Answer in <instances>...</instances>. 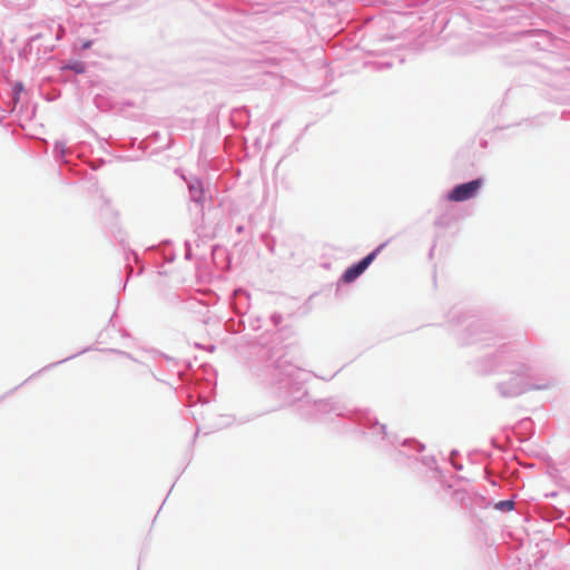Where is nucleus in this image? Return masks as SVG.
I'll use <instances>...</instances> for the list:
<instances>
[{
  "instance_id": "obj_6",
  "label": "nucleus",
  "mask_w": 570,
  "mask_h": 570,
  "mask_svg": "<svg viewBox=\"0 0 570 570\" xmlns=\"http://www.w3.org/2000/svg\"><path fill=\"white\" fill-rule=\"evenodd\" d=\"M16 90H19V91L22 90V86L21 85H17L16 86Z\"/></svg>"
},
{
  "instance_id": "obj_1",
  "label": "nucleus",
  "mask_w": 570,
  "mask_h": 570,
  "mask_svg": "<svg viewBox=\"0 0 570 570\" xmlns=\"http://www.w3.org/2000/svg\"><path fill=\"white\" fill-rule=\"evenodd\" d=\"M379 250L380 248H376L374 252L370 253L366 257H364L361 262L348 267L342 276L343 282L351 283L355 281L375 259Z\"/></svg>"
},
{
  "instance_id": "obj_2",
  "label": "nucleus",
  "mask_w": 570,
  "mask_h": 570,
  "mask_svg": "<svg viewBox=\"0 0 570 570\" xmlns=\"http://www.w3.org/2000/svg\"><path fill=\"white\" fill-rule=\"evenodd\" d=\"M481 185L482 179H475L470 183H465V199L473 197Z\"/></svg>"
},
{
  "instance_id": "obj_5",
  "label": "nucleus",
  "mask_w": 570,
  "mask_h": 570,
  "mask_svg": "<svg viewBox=\"0 0 570 570\" xmlns=\"http://www.w3.org/2000/svg\"><path fill=\"white\" fill-rule=\"evenodd\" d=\"M90 46H91V41H88V42H86V43L83 45V48H85V49H88Z\"/></svg>"
},
{
  "instance_id": "obj_4",
  "label": "nucleus",
  "mask_w": 570,
  "mask_h": 570,
  "mask_svg": "<svg viewBox=\"0 0 570 570\" xmlns=\"http://www.w3.org/2000/svg\"><path fill=\"white\" fill-rule=\"evenodd\" d=\"M498 508H500L501 510H512L513 508V502L512 501H500L498 504H497Z\"/></svg>"
},
{
  "instance_id": "obj_3",
  "label": "nucleus",
  "mask_w": 570,
  "mask_h": 570,
  "mask_svg": "<svg viewBox=\"0 0 570 570\" xmlns=\"http://www.w3.org/2000/svg\"><path fill=\"white\" fill-rule=\"evenodd\" d=\"M448 199L452 202L463 200V184L455 186V188L448 195Z\"/></svg>"
}]
</instances>
